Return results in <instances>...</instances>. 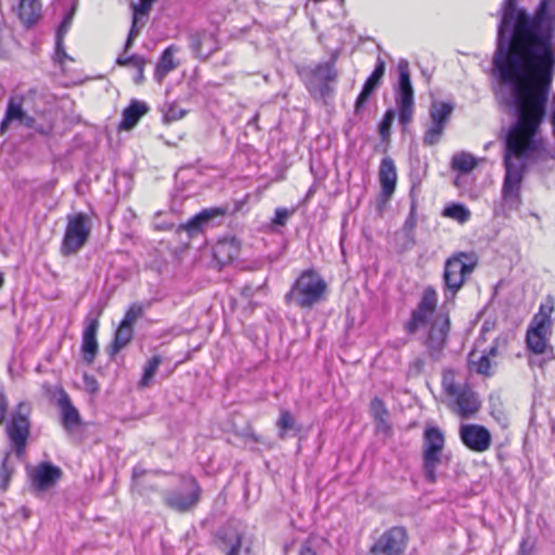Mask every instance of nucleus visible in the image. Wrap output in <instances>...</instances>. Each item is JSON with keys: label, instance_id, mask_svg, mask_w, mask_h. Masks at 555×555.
<instances>
[{"label": "nucleus", "instance_id": "nucleus-1", "mask_svg": "<svg viewBox=\"0 0 555 555\" xmlns=\"http://www.w3.org/2000/svg\"><path fill=\"white\" fill-rule=\"evenodd\" d=\"M553 20L542 1L533 17L505 0L493 59L502 82L512 88L517 120L511 127L505 146L503 197L507 205L520 204V188L529 157L539 149L540 125L555 70L552 42Z\"/></svg>", "mask_w": 555, "mask_h": 555}, {"label": "nucleus", "instance_id": "nucleus-2", "mask_svg": "<svg viewBox=\"0 0 555 555\" xmlns=\"http://www.w3.org/2000/svg\"><path fill=\"white\" fill-rule=\"evenodd\" d=\"M325 291L326 283L315 272L305 271L286 295V299L307 308L320 301Z\"/></svg>", "mask_w": 555, "mask_h": 555}, {"label": "nucleus", "instance_id": "nucleus-3", "mask_svg": "<svg viewBox=\"0 0 555 555\" xmlns=\"http://www.w3.org/2000/svg\"><path fill=\"white\" fill-rule=\"evenodd\" d=\"M202 488L197 480L192 477H184L181 487L164 494L165 504L179 513H186L196 507L201 500Z\"/></svg>", "mask_w": 555, "mask_h": 555}, {"label": "nucleus", "instance_id": "nucleus-4", "mask_svg": "<svg viewBox=\"0 0 555 555\" xmlns=\"http://www.w3.org/2000/svg\"><path fill=\"white\" fill-rule=\"evenodd\" d=\"M444 447V436L437 427H430L424 434L423 469L425 478L434 483L437 479L436 470L441 463V453Z\"/></svg>", "mask_w": 555, "mask_h": 555}, {"label": "nucleus", "instance_id": "nucleus-5", "mask_svg": "<svg viewBox=\"0 0 555 555\" xmlns=\"http://www.w3.org/2000/svg\"><path fill=\"white\" fill-rule=\"evenodd\" d=\"M476 264L477 257L474 254L461 253L447 260L443 279L452 296L463 286L466 276L474 271Z\"/></svg>", "mask_w": 555, "mask_h": 555}, {"label": "nucleus", "instance_id": "nucleus-6", "mask_svg": "<svg viewBox=\"0 0 555 555\" xmlns=\"http://www.w3.org/2000/svg\"><path fill=\"white\" fill-rule=\"evenodd\" d=\"M91 224L87 215L79 212L68 216L62 254L68 256L81 249L89 238Z\"/></svg>", "mask_w": 555, "mask_h": 555}, {"label": "nucleus", "instance_id": "nucleus-7", "mask_svg": "<svg viewBox=\"0 0 555 555\" xmlns=\"http://www.w3.org/2000/svg\"><path fill=\"white\" fill-rule=\"evenodd\" d=\"M396 102L401 124L408 125L414 113V91L410 78L409 63L405 60L399 63V89Z\"/></svg>", "mask_w": 555, "mask_h": 555}, {"label": "nucleus", "instance_id": "nucleus-8", "mask_svg": "<svg viewBox=\"0 0 555 555\" xmlns=\"http://www.w3.org/2000/svg\"><path fill=\"white\" fill-rule=\"evenodd\" d=\"M408 542L403 528L392 527L385 531L371 546V555H402Z\"/></svg>", "mask_w": 555, "mask_h": 555}, {"label": "nucleus", "instance_id": "nucleus-9", "mask_svg": "<svg viewBox=\"0 0 555 555\" xmlns=\"http://www.w3.org/2000/svg\"><path fill=\"white\" fill-rule=\"evenodd\" d=\"M29 404L20 403L17 411L13 414L12 421L7 429L10 440L16 449L18 456L22 454L29 435Z\"/></svg>", "mask_w": 555, "mask_h": 555}, {"label": "nucleus", "instance_id": "nucleus-10", "mask_svg": "<svg viewBox=\"0 0 555 555\" xmlns=\"http://www.w3.org/2000/svg\"><path fill=\"white\" fill-rule=\"evenodd\" d=\"M460 436L463 443L472 451L485 452L491 446V434L489 430L477 424L462 425Z\"/></svg>", "mask_w": 555, "mask_h": 555}, {"label": "nucleus", "instance_id": "nucleus-11", "mask_svg": "<svg viewBox=\"0 0 555 555\" xmlns=\"http://www.w3.org/2000/svg\"><path fill=\"white\" fill-rule=\"evenodd\" d=\"M449 408L463 418L470 417L479 410V401L468 386L448 399Z\"/></svg>", "mask_w": 555, "mask_h": 555}, {"label": "nucleus", "instance_id": "nucleus-12", "mask_svg": "<svg viewBox=\"0 0 555 555\" xmlns=\"http://www.w3.org/2000/svg\"><path fill=\"white\" fill-rule=\"evenodd\" d=\"M449 330V317L444 313L437 314L431 323L427 339V347L431 356H435L442 350L446 345Z\"/></svg>", "mask_w": 555, "mask_h": 555}, {"label": "nucleus", "instance_id": "nucleus-13", "mask_svg": "<svg viewBox=\"0 0 555 555\" xmlns=\"http://www.w3.org/2000/svg\"><path fill=\"white\" fill-rule=\"evenodd\" d=\"M437 306V293L428 287L424 291L423 298L413 312L412 320L409 324L410 332L416 331L420 326L427 323L428 319L434 314Z\"/></svg>", "mask_w": 555, "mask_h": 555}, {"label": "nucleus", "instance_id": "nucleus-14", "mask_svg": "<svg viewBox=\"0 0 555 555\" xmlns=\"http://www.w3.org/2000/svg\"><path fill=\"white\" fill-rule=\"evenodd\" d=\"M17 121L20 125L28 128L35 127V119L27 115L22 107L21 98H11L8 104L5 117L0 125V132L3 134L8 126Z\"/></svg>", "mask_w": 555, "mask_h": 555}, {"label": "nucleus", "instance_id": "nucleus-15", "mask_svg": "<svg viewBox=\"0 0 555 555\" xmlns=\"http://www.w3.org/2000/svg\"><path fill=\"white\" fill-rule=\"evenodd\" d=\"M62 472L59 467L49 463H42L33 469L30 477L34 486L39 490L52 487L60 478Z\"/></svg>", "mask_w": 555, "mask_h": 555}, {"label": "nucleus", "instance_id": "nucleus-16", "mask_svg": "<svg viewBox=\"0 0 555 555\" xmlns=\"http://www.w3.org/2000/svg\"><path fill=\"white\" fill-rule=\"evenodd\" d=\"M378 178L382 194L388 199L393 194L397 185V169L391 158L384 157L382 159Z\"/></svg>", "mask_w": 555, "mask_h": 555}, {"label": "nucleus", "instance_id": "nucleus-17", "mask_svg": "<svg viewBox=\"0 0 555 555\" xmlns=\"http://www.w3.org/2000/svg\"><path fill=\"white\" fill-rule=\"evenodd\" d=\"M224 212L225 210L222 208L204 209L190 219L185 224H182L181 228L191 236H194L201 233L212 219L223 216Z\"/></svg>", "mask_w": 555, "mask_h": 555}, {"label": "nucleus", "instance_id": "nucleus-18", "mask_svg": "<svg viewBox=\"0 0 555 555\" xmlns=\"http://www.w3.org/2000/svg\"><path fill=\"white\" fill-rule=\"evenodd\" d=\"M99 328L98 318H88L87 326L83 331L82 337V352L85 360L92 363L98 352L96 332Z\"/></svg>", "mask_w": 555, "mask_h": 555}, {"label": "nucleus", "instance_id": "nucleus-19", "mask_svg": "<svg viewBox=\"0 0 555 555\" xmlns=\"http://www.w3.org/2000/svg\"><path fill=\"white\" fill-rule=\"evenodd\" d=\"M57 404L61 409L62 424L67 431H73L80 425V415L78 410L72 404L68 395L64 391L61 392Z\"/></svg>", "mask_w": 555, "mask_h": 555}, {"label": "nucleus", "instance_id": "nucleus-20", "mask_svg": "<svg viewBox=\"0 0 555 555\" xmlns=\"http://www.w3.org/2000/svg\"><path fill=\"white\" fill-rule=\"evenodd\" d=\"M241 244L235 237H225L214 246V256L220 263H228L238 257Z\"/></svg>", "mask_w": 555, "mask_h": 555}, {"label": "nucleus", "instance_id": "nucleus-21", "mask_svg": "<svg viewBox=\"0 0 555 555\" xmlns=\"http://www.w3.org/2000/svg\"><path fill=\"white\" fill-rule=\"evenodd\" d=\"M554 311V299L548 297L545 302L541 304L539 311L534 314L529 328L542 331L543 333H552V313Z\"/></svg>", "mask_w": 555, "mask_h": 555}, {"label": "nucleus", "instance_id": "nucleus-22", "mask_svg": "<svg viewBox=\"0 0 555 555\" xmlns=\"http://www.w3.org/2000/svg\"><path fill=\"white\" fill-rule=\"evenodd\" d=\"M190 41L191 49L197 57L206 59L217 49L215 37L206 31L192 35Z\"/></svg>", "mask_w": 555, "mask_h": 555}, {"label": "nucleus", "instance_id": "nucleus-23", "mask_svg": "<svg viewBox=\"0 0 555 555\" xmlns=\"http://www.w3.org/2000/svg\"><path fill=\"white\" fill-rule=\"evenodd\" d=\"M227 555H250L251 542L247 537L238 532H232L224 539Z\"/></svg>", "mask_w": 555, "mask_h": 555}, {"label": "nucleus", "instance_id": "nucleus-24", "mask_svg": "<svg viewBox=\"0 0 555 555\" xmlns=\"http://www.w3.org/2000/svg\"><path fill=\"white\" fill-rule=\"evenodd\" d=\"M385 74V62L380 59L377 61V65L371 76L366 79L363 89L358 96L356 108L359 109L369 99L371 93L377 87L379 80Z\"/></svg>", "mask_w": 555, "mask_h": 555}, {"label": "nucleus", "instance_id": "nucleus-25", "mask_svg": "<svg viewBox=\"0 0 555 555\" xmlns=\"http://www.w3.org/2000/svg\"><path fill=\"white\" fill-rule=\"evenodd\" d=\"M149 111V106L144 102L132 101L131 104L124 111L120 128L124 130L132 129L139 119L144 116Z\"/></svg>", "mask_w": 555, "mask_h": 555}, {"label": "nucleus", "instance_id": "nucleus-26", "mask_svg": "<svg viewBox=\"0 0 555 555\" xmlns=\"http://www.w3.org/2000/svg\"><path fill=\"white\" fill-rule=\"evenodd\" d=\"M176 52V48L173 46L168 47L162 54L156 68H155V79L157 82H163L164 78L175 68H177L178 64L175 62L173 54Z\"/></svg>", "mask_w": 555, "mask_h": 555}, {"label": "nucleus", "instance_id": "nucleus-27", "mask_svg": "<svg viewBox=\"0 0 555 555\" xmlns=\"http://www.w3.org/2000/svg\"><path fill=\"white\" fill-rule=\"evenodd\" d=\"M41 4L39 0H20V17L26 25H31L40 17Z\"/></svg>", "mask_w": 555, "mask_h": 555}, {"label": "nucleus", "instance_id": "nucleus-28", "mask_svg": "<svg viewBox=\"0 0 555 555\" xmlns=\"http://www.w3.org/2000/svg\"><path fill=\"white\" fill-rule=\"evenodd\" d=\"M550 336L551 333L528 328L526 337L528 348L535 354L544 353L548 345Z\"/></svg>", "mask_w": 555, "mask_h": 555}, {"label": "nucleus", "instance_id": "nucleus-29", "mask_svg": "<svg viewBox=\"0 0 555 555\" xmlns=\"http://www.w3.org/2000/svg\"><path fill=\"white\" fill-rule=\"evenodd\" d=\"M126 53L127 52H124V54L119 55L116 63L119 66H130V69H133L134 67L138 72L134 81L140 85L144 81L145 59L135 54L127 56Z\"/></svg>", "mask_w": 555, "mask_h": 555}, {"label": "nucleus", "instance_id": "nucleus-30", "mask_svg": "<svg viewBox=\"0 0 555 555\" xmlns=\"http://www.w3.org/2000/svg\"><path fill=\"white\" fill-rule=\"evenodd\" d=\"M371 413H372L374 420L376 421L377 430L388 434L390 430V426L387 422L388 411L385 408L382 400H379L378 398H375L371 402Z\"/></svg>", "mask_w": 555, "mask_h": 555}, {"label": "nucleus", "instance_id": "nucleus-31", "mask_svg": "<svg viewBox=\"0 0 555 555\" xmlns=\"http://www.w3.org/2000/svg\"><path fill=\"white\" fill-rule=\"evenodd\" d=\"M466 385L462 378H459L454 371L447 370L442 375V388L444 393L448 396V399L456 395L457 391L463 389Z\"/></svg>", "mask_w": 555, "mask_h": 555}, {"label": "nucleus", "instance_id": "nucleus-32", "mask_svg": "<svg viewBox=\"0 0 555 555\" xmlns=\"http://www.w3.org/2000/svg\"><path fill=\"white\" fill-rule=\"evenodd\" d=\"M133 337V327L120 323L116 333L115 339L111 346L112 353L115 354L120 351L124 347H126Z\"/></svg>", "mask_w": 555, "mask_h": 555}, {"label": "nucleus", "instance_id": "nucleus-33", "mask_svg": "<svg viewBox=\"0 0 555 555\" xmlns=\"http://www.w3.org/2000/svg\"><path fill=\"white\" fill-rule=\"evenodd\" d=\"M453 106L444 102H433L430 106L431 122L446 126L450 115L452 114Z\"/></svg>", "mask_w": 555, "mask_h": 555}, {"label": "nucleus", "instance_id": "nucleus-34", "mask_svg": "<svg viewBox=\"0 0 555 555\" xmlns=\"http://www.w3.org/2000/svg\"><path fill=\"white\" fill-rule=\"evenodd\" d=\"M470 211L462 204H452L446 207L442 211V216L453 219L461 224L467 222L470 218Z\"/></svg>", "mask_w": 555, "mask_h": 555}, {"label": "nucleus", "instance_id": "nucleus-35", "mask_svg": "<svg viewBox=\"0 0 555 555\" xmlns=\"http://www.w3.org/2000/svg\"><path fill=\"white\" fill-rule=\"evenodd\" d=\"M469 365L472 370H475L478 374H490L491 362L489 354H479L476 351H472L469 353Z\"/></svg>", "mask_w": 555, "mask_h": 555}, {"label": "nucleus", "instance_id": "nucleus-36", "mask_svg": "<svg viewBox=\"0 0 555 555\" xmlns=\"http://www.w3.org/2000/svg\"><path fill=\"white\" fill-rule=\"evenodd\" d=\"M477 165L476 158L469 153H459L452 158V167L462 172L472 171Z\"/></svg>", "mask_w": 555, "mask_h": 555}, {"label": "nucleus", "instance_id": "nucleus-37", "mask_svg": "<svg viewBox=\"0 0 555 555\" xmlns=\"http://www.w3.org/2000/svg\"><path fill=\"white\" fill-rule=\"evenodd\" d=\"M276 426L280 429V437L284 438L291 430L298 431V427L294 416L287 410H282L280 418L276 422Z\"/></svg>", "mask_w": 555, "mask_h": 555}, {"label": "nucleus", "instance_id": "nucleus-38", "mask_svg": "<svg viewBox=\"0 0 555 555\" xmlns=\"http://www.w3.org/2000/svg\"><path fill=\"white\" fill-rule=\"evenodd\" d=\"M160 363H162L160 356H154L153 358H151L147 361V363L144 367L143 376L140 380L141 387H147L151 384Z\"/></svg>", "mask_w": 555, "mask_h": 555}, {"label": "nucleus", "instance_id": "nucleus-39", "mask_svg": "<svg viewBox=\"0 0 555 555\" xmlns=\"http://www.w3.org/2000/svg\"><path fill=\"white\" fill-rule=\"evenodd\" d=\"M73 12H69L63 20L62 24L59 27L57 30V38H56V54L59 57L64 56L67 57L64 49H63V39L66 33L68 31L72 20H73Z\"/></svg>", "mask_w": 555, "mask_h": 555}, {"label": "nucleus", "instance_id": "nucleus-40", "mask_svg": "<svg viewBox=\"0 0 555 555\" xmlns=\"http://www.w3.org/2000/svg\"><path fill=\"white\" fill-rule=\"evenodd\" d=\"M335 61L336 56H333L330 62H326L324 64H320L314 69L315 77L325 80V81H332L336 78L337 73L335 69Z\"/></svg>", "mask_w": 555, "mask_h": 555}, {"label": "nucleus", "instance_id": "nucleus-41", "mask_svg": "<svg viewBox=\"0 0 555 555\" xmlns=\"http://www.w3.org/2000/svg\"><path fill=\"white\" fill-rule=\"evenodd\" d=\"M443 129H444L443 125L431 122V126L425 132V135L423 138L424 144L434 145V144L438 143L443 133Z\"/></svg>", "mask_w": 555, "mask_h": 555}, {"label": "nucleus", "instance_id": "nucleus-42", "mask_svg": "<svg viewBox=\"0 0 555 555\" xmlns=\"http://www.w3.org/2000/svg\"><path fill=\"white\" fill-rule=\"evenodd\" d=\"M9 457H10V454L7 453V455L2 462V465L0 467V489L1 490L7 489L9 482H10L12 473H13V468L9 465Z\"/></svg>", "mask_w": 555, "mask_h": 555}, {"label": "nucleus", "instance_id": "nucleus-43", "mask_svg": "<svg viewBox=\"0 0 555 555\" xmlns=\"http://www.w3.org/2000/svg\"><path fill=\"white\" fill-rule=\"evenodd\" d=\"M142 314L143 308L140 305H132L126 312V315L121 323L133 327L135 322L142 317Z\"/></svg>", "mask_w": 555, "mask_h": 555}, {"label": "nucleus", "instance_id": "nucleus-44", "mask_svg": "<svg viewBox=\"0 0 555 555\" xmlns=\"http://www.w3.org/2000/svg\"><path fill=\"white\" fill-rule=\"evenodd\" d=\"M141 13L133 12L132 26L128 35V39L125 43V52H127L133 44V40L139 36L140 29L138 28V22Z\"/></svg>", "mask_w": 555, "mask_h": 555}, {"label": "nucleus", "instance_id": "nucleus-45", "mask_svg": "<svg viewBox=\"0 0 555 555\" xmlns=\"http://www.w3.org/2000/svg\"><path fill=\"white\" fill-rule=\"evenodd\" d=\"M395 118V112L392 109H388L379 124V133L385 139L390 133L391 124Z\"/></svg>", "mask_w": 555, "mask_h": 555}, {"label": "nucleus", "instance_id": "nucleus-46", "mask_svg": "<svg viewBox=\"0 0 555 555\" xmlns=\"http://www.w3.org/2000/svg\"><path fill=\"white\" fill-rule=\"evenodd\" d=\"M186 115V111L178 106L177 104H170L166 114V121H176L182 119Z\"/></svg>", "mask_w": 555, "mask_h": 555}, {"label": "nucleus", "instance_id": "nucleus-47", "mask_svg": "<svg viewBox=\"0 0 555 555\" xmlns=\"http://www.w3.org/2000/svg\"><path fill=\"white\" fill-rule=\"evenodd\" d=\"M293 210L287 208H278L275 210V216L272 219V223L276 225H285L289 217L293 215Z\"/></svg>", "mask_w": 555, "mask_h": 555}, {"label": "nucleus", "instance_id": "nucleus-48", "mask_svg": "<svg viewBox=\"0 0 555 555\" xmlns=\"http://www.w3.org/2000/svg\"><path fill=\"white\" fill-rule=\"evenodd\" d=\"M156 0H140L139 3H132V11L141 13V15H146L151 10V7Z\"/></svg>", "mask_w": 555, "mask_h": 555}, {"label": "nucleus", "instance_id": "nucleus-49", "mask_svg": "<svg viewBox=\"0 0 555 555\" xmlns=\"http://www.w3.org/2000/svg\"><path fill=\"white\" fill-rule=\"evenodd\" d=\"M85 388L90 393H95L99 391V385L96 379L93 376L85 375L83 376Z\"/></svg>", "mask_w": 555, "mask_h": 555}, {"label": "nucleus", "instance_id": "nucleus-50", "mask_svg": "<svg viewBox=\"0 0 555 555\" xmlns=\"http://www.w3.org/2000/svg\"><path fill=\"white\" fill-rule=\"evenodd\" d=\"M7 408H8V403H7L5 396L2 391V389H0V425L3 423V421L5 418Z\"/></svg>", "mask_w": 555, "mask_h": 555}, {"label": "nucleus", "instance_id": "nucleus-51", "mask_svg": "<svg viewBox=\"0 0 555 555\" xmlns=\"http://www.w3.org/2000/svg\"><path fill=\"white\" fill-rule=\"evenodd\" d=\"M297 555H315V552L314 550L310 546V544L307 542V543H304L299 551H298V554Z\"/></svg>", "mask_w": 555, "mask_h": 555}, {"label": "nucleus", "instance_id": "nucleus-52", "mask_svg": "<svg viewBox=\"0 0 555 555\" xmlns=\"http://www.w3.org/2000/svg\"><path fill=\"white\" fill-rule=\"evenodd\" d=\"M143 474H144L143 469H141L140 467H134V469H133V478L134 479L141 477Z\"/></svg>", "mask_w": 555, "mask_h": 555}, {"label": "nucleus", "instance_id": "nucleus-53", "mask_svg": "<svg viewBox=\"0 0 555 555\" xmlns=\"http://www.w3.org/2000/svg\"><path fill=\"white\" fill-rule=\"evenodd\" d=\"M4 283V279H3V275L0 273V288L2 287Z\"/></svg>", "mask_w": 555, "mask_h": 555}, {"label": "nucleus", "instance_id": "nucleus-54", "mask_svg": "<svg viewBox=\"0 0 555 555\" xmlns=\"http://www.w3.org/2000/svg\"><path fill=\"white\" fill-rule=\"evenodd\" d=\"M495 352H496L495 348H491L490 354L495 356Z\"/></svg>", "mask_w": 555, "mask_h": 555}]
</instances>
